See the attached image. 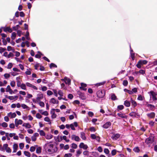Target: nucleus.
<instances>
[{"instance_id":"14","label":"nucleus","mask_w":157,"mask_h":157,"mask_svg":"<svg viewBox=\"0 0 157 157\" xmlns=\"http://www.w3.org/2000/svg\"><path fill=\"white\" fill-rule=\"evenodd\" d=\"M117 115L122 118H127V116L125 115V113H119L117 114Z\"/></svg>"},{"instance_id":"47","label":"nucleus","mask_w":157,"mask_h":157,"mask_svg":"<svg viewBox=\"0 0 157 157\" xmlns=\"http://www.w3.org/2000/svg\"><path fill=\"white\" fill-rule=\"evenodd\" d=\"M36 117L38 119H40L42 118V116L40 113H38L36 114Z\"/></svg>"},{"instance_id":"3","label":"nucleus","mask_w":157,"mask_h":157,"mask_svg":"<svg viewBox=\"0 0 157 157\" xmlns=\"http://www.w3.org/2000/svg\"><path fill=\"white\" fill-rule=\"evenodd\" d=\"M149 93L150 94V96H152L153 101H156L157 100L156 98V96L157 95V94L155 93L153 91H151Z\"/></svg>"},{"instance_id":"42","label":"nucleus","mask_w":157,"mask_h":157,"mask_svg":"<svg viewBox=\"0 0 157 157\" xmlns=\"http://www.w3.org/2000/svg\"><path fill=\"white\" fill-rule=\"evenodd\" d=\"M4 76L5 78L6 79H7L8 78H9L10 76V74H8V73L5 74L4 75Z\"/></svg>"},{"instance_id":"30","label":"nucleus","mask_w":157,"mask_h":157,"mask_svg":"<svg viewBox=\"0 0 157 157\" xmlns=\"http://www.w3.org/2000/svg\"><path fill=\"white\" fill-rule=\"evenodd\" d=\"M36 153L37 154H39L41 152V148L40 147H38L36 150Z\"/></svg>"},{"instance_id":"22","label":"nucleus","mask_w":157,"mask_h":157,"mask_svg":"<svg viewBox=\"0 0 157 157\" xmlns=\"http://www.w3.org/2000/svg\"><path fill=\"white\" fill-rule=\"evenodd\" d=\"M124 105L127 107H129L130 105V102L127 100H126L124 101Z\"/></svg>"},{"instance_id":"20","label":"nucleus","mask_w":157,"mask_h":157,"mask_svg":"<svg viewBox=\"0 0 157 157\" xmlns=\"http://www.w3.org/2000/svg\"><path fill=\"white\" fill-rule=\"evenodd\" d=\"M18 146L17 144H15L13 145V153L16 152L17 151Z\"/></svg>"},{"instance_id":"16","label":"nucleus","mask_w":157,"mask_h":157,"mask_svg":"<svg viewBox=\"0 0 157 157\" xmlns=\"http://www.w3.org/2000/svg\"><path fill=\"white\" fill-rule=\"evenodd\" d=\"M4 31L5 32H8L10 33H11L12 32V29L9 27H6L4 28Z\"/></svg>"},{"instance_id":"31","label":"nucleus","mask_w":157,"mask_h":157,"mask_svg":"<svg viewBox=\"0 0 157 157\" xmlns=\"http://www.w3.org/2000/svg\"><path fill=\"white\" fill-rule=\"evenodd\" d=\"M29 33L28 31H26V33L25 35V36L26 39L28 40H29L30 39V38L29 37Z\"/></svg>"},{"instance_id":"24","label":"nucleus","mask_w":157,"mask_h":157,"mask_svg":"<svg viewBox=\"0 0 157 157\" xmlns=\"http://www.w3.org/2000/svg\"><path fill=\"white\" fill-rule=\"evenodd\" d=\"M105 82V81H103L102 82L97 83L95 84V86H101L104 84Z\"/></svg>"},{"instance_id":"8","label":"nucleus","mask_w":157,"mask_h":157,"mask_svg":"<svg viewBox=\"0 0 157 157\" xmlns=\"http://www.w3.org/2000/svg\"><path fill=\"white\" fill-rule=\"evenodd\" d=\"M71 138L72 140H74L76 141H79L80 140L79 137L78 136H76L75 135H72Z\"/></svg>"},{"instance_id":"18","label":"nucleus","mask_w":157,"mask_h":157,"mask_svg":"<svg viewBox=\"0 0 157 157\" xmlns=\"http://www.w3.org/2000/svg\"><path fill=\"white\" fill-rule=\"evenodd\" d=\"M50 102L53 104H58L59 101H56L55 98H52L50 100Z\"/></svg>"},{"instance_id":"19","label":"nucleus","mask_w":157,"mask_h":157,"mask_svg":"<svg viewBox=\"0 0 157 157\" xmlns=\"http://www.w3.org/2000/svg\"><path fill=\"white\" fill-rule=\"evenodd\" d=\"M131 101L132 105L134 107H135L137 105V103L136 102L134 101L132 98H131Z\"/></svg>"},{"instance_id":"9","label":"nucleus","mask_w":157,"mask_h":157,"mask_svg":"<svg viewBox=\"0 0 157 157\" xmlns=\"http://www.w3.org/2000/svg\"><path fill=\"white\" fill-rule=\"evenodd\" d=\"M111 123L109 121H108L103 125L102 127L104 128L107 129L109 127L111 126Z\"/></svg>"},{"instance_id":"27","label":"nucleus","mask_w":157,"mask_h":157,"mask_svg":"<svg viewBox=\"0 0 157 157\" xmlns=\"http://www.w3.org/2000/svg\"><path fill=\"white\" fill-rule=\"evenodd\" d=\"M45 136L46 139L48 140L52 139L53 136L52 135L50 134L47 135Z\"/></svg>"},{"instance_id":"62","label":"nucleus","mask_w":157,"mask_h":157,"mask_svg":"<svg viewBox=\"0 0 157 157\" xmlns=\"http://www.w3.org/2000/svg\"><path fill=\"white\" fill-rule=\"evenodd\" d=\"M39 104L42 107H44L45 105L44 102L42 101H40L39 103Z\"/></svg>"},{"instance_id":"29","label":"nucleus","mask_w":157,"mask_h":157,"mask_svg":"<svg viewBox=\"0 0 157 157\" xmlns=\"http://www.w3.org/2000/svg\"><path fill=\"white\" fill-rule=\"evenodd\" d=\"M24 154L26 156L28 157H30L31 156V154L29 152L26 151H24Z\"/></svg>"},{"instance_id":"51","label":"nucleus","mask_w":157,"mask_h":157,"mask_svg":"<svg viewBox=\"0 0 157 157\" xmlns=\"http://www.w3.org/2000/svg\"><path fill=\"white\" fill-rule=\"evenodd\" d=\"M14 56V54L12 52H10L9 54L8 55L7 57L8 58H10L11 57H13Z\"/></svg>"},{"instance_id":"54","label":"nucleus","mask_w":157,"mask_h":157,"mask_svg":"<svg viewBox=\"0 0 157 157\" xmlns=\"http://www.w3.org/2000/svg\"><path fill=\"white\" fill-rule=\"evenodd\" d=\"M13 66V64L12 63H10L8 65L7 68L9 69H11Z\"/></svg>"},{"instance_id":"10","label":"nucleus","mask_w":157,"mask_h":157,"mask_svg":"<svg viewBox=\"0 0 157 157\" xmlns=\"http://www.w3.org/2000/svg\"><path fill=\"white\" fill-rule=\"evenodd\" d=\"M81 86L80 87V89L84 91H86L87 90L86 87L87 85L86 84L82 83L81 84Z\"/></svg>"},{"instance_id":"45","label":"nucleus","mask_w":157,"mask_h":157,"mask_svg":"<svg viewBox=\"0 0 157 157\" xmlns=\"http://www.w3.org/2000/svg\"><path fill=\"white\" fill-rule=\"evenodd\" d=\"M117 151L115 149H113L111 151V154L113 156L115 155L116 154Z\"/></svg>"},{"instance_id":"36","label":"nucleus","mask_w":157,"mask_h":157,"mask_svg":"<svg viewBox=\"0 0 157 157\" xmlns=\"http://www.w3.org/2000/svg\"><path fill=\"white\" fill-rule=\"evenodd\" d=\"M71 147L73 149H76L77 147V145L76 144L73 143L71 144Z\"/></svg>"},{"instance_id":"32","label":"nucleus","mask_w":157,"mask_h":157,"mask_svg":"<svg viewBox=\"0 0 157 157\" xmlns=\"http://www.w3.org/2000/svg\"><path fill=\"white\" fill-rule=\"evenodd\" d=\"M39 134L41 136H45V134L44 131L43 130H40V131Z\"/></svg>"},{"instance_id":"13","label":"nucleus","mask_w":157,"mask_h":157,"mask_svg":"<svg viewBox=\"0 0 157 157\" xmlns=\"http://www.w3.org/2000/svg\"><path fill=\"white\" fill-rule=\"evenodd\" d=\"M43 98V95L42 94L39 93L37 94L36 99L37 101H40L41 99Z\"/></svg>"},{"instance_id":"60","label":"nucleus","mask_w":157,"mask_h":157,"mask_svg":"<svg viewBox=\"0 0 157 157\" xmlns=\"http://www.w3.org/2000/svg\"><path fill=\"white\" fill-rule=\"evenodd\" d=\"M10 85L12 87H14L15 85V82L14 81H12L10 82Z\"/></svg>"},{"instance_id":"52","label":"nucleus","mask_w":157,"mask_h":157,"mask_svg":"<svg viewBox=\"0 0 157 157\" xmlns=\"http://www.w3.org/2000/svg\"><path fill=\"white\" fill-rule=\"evenodd\" d=\"M27 71L25 72V74L27 75H30L31 74V72L28 70V69H27Z\"/></svg>"},{"instance_id":"57","label":"nucleus","mask_w":157,"mask_h":157,"mask_svg":"<svg viewBox=\"0 0 157 157\" xmlns=\"http://www.w3.org/2000/svg\"><path fill=\"white\" fill-rule=\"evenodd\" d=\"M47 94L49 96H50L53 94V93L51 91L48 90V91H47Z\"/></svg>"},{"instance_id":"48","label":"nucleus","mask_w":157,"mask_h":157,"mask_svg":"<svg viewBox=\"0 0 157 157\" xmlns=\"http://www.w3.org/2000/svg\"><path fill=\"white\" fill-rule=\"evenodd\" d=\"M36 148L34 146H32L30 147V151L32 152L34 151L35 150Z\"/></svg>"},{"instance_id":"55","label":"nucleus","mask_w":157,"mask_h":157,"mask_svg":"<svg viewBox=\"0 0 157 157\" xmlns=\"http://www.w3.org/2000/svg\"><path fill=\"white\" fill-rule=\"evenodd\" d=\"M21 106L24 109H27L28 108V107L26 105L24 104H22L21 105Z\"/></svg>"},{"instance_id":"21","label":"nucleus","mask_w":157,"mask_h":157,"mask_svg":"<svg viewBox=\"0 0 157 157\" xmlns=\"http://www.w3.org/2000/svg\"><path fill=\"white\" fill-rule=\"evenodd\" d=\"M81 137L83 140H86V137L85 135V133L83 132H80Z\"/></svg>"},{"instance_id":"61","label":"nucleus","mask_w":157,"mask_h":157,"mask_svg":"<svg viewBox=\"0 0 157 157\" xmlns=\"http://www.w3.org/2000/svg\"><path fill=\"white\" fill-rule=\"evenodd\" d=\"M9 127L11 128H15V125L13 123H11L10 124Z\"/></svg>"},{"instance_id":"35","label":"nucleus","mask_w":157,"mask_h":157,"mask_svg":"<svg viewBox=\"0 0 157 157\" xmlns=\"http://www.w3.org/2000/svg\"><path fill=\"white\" fill-rule=\"evenodd\" d=\"M133 150L135 152H138L140 151V149L139 147H136L134 148Z\"/></svg>"},{"instance_id":"53","label":"nucleus","mask_w":157,"mask_h":157,"mask_svg":"<svg viewBox=\"0 0 157 157\" xmlns=\"http://www.w3.org/2000/svg\"><path fill=\"white\" fill-rule=\"evenodd\" d=\"M76 152H77V154L76 155V156L78 157L79 156V155H80V154H81V153H82V151L80 150H78Z\"/></svg>"},{"instance_id":"17","label":"nucleus","mask_w":157,"mask_h":157,"mask_svg":"<svg viewBox=\"0 0 157 157\" xmlns=\"http://www.w3.org/2000/svg\"><path fill=\"white\" fill-rule=\"evenodd\" d=\"M8 115L9 117H10L11 116V118H13L15 117L16 116V114L15 113H12V112H10L8 114Z\"/></svg>"},{"instance_id":"11","label":"nucleus","mask_w":157,"mask_h":157,"mask_svg":"<svg viewBox=\"0 0 157 157\" xmlns=\"http://www.w3.org/2000/svg\"><path fill=\"white\" fill-rule=\"evenodd\" d=\"M120 136L119 134H114L112 136V138L114 140H117L119 137Z\"/></svg>"},{"instance_id":"44","label":"nucleus","mask_w":157,"mask_h":157,"mask_svg":"<svg viewBox=\"0 0 157 157\" xmlns=\"http://www.w3.org/2000/svg\"><path fill=\"white\" fill-rule=\"evenodd\" d=\"M6 50L5 48H3L1 47H0V53H2L5 51Z\"/></svg>"},{"instance_id":"38","label":"nucleus","mask_w":157,"mask_h":157,"mask_svg":"<svg viewBox=\"0 0 157 157\" xmlns=\"http://www.w3.org/2000/svg\"><path fill=\"white\" fill-rule=\"evenodd\" d=\"M1 125L3 127L6 128L8 126V124L4 122Z\"/></svg>"},{"instance_id":"15","label":"nucleus","mask_w":157,"mask_h":157,"mask_svg":"<svg viewBox=\"0 0 157 157\" xmlns=\"http://www.w3.org/2000/svg\"><path fill=\"white\" fill-rule=\"evenodd\" d=\"M155 115V113L152 112L149 113H147V116L148 117L151 118H154Z\"/></svg>"},{"instance_id":"56","label":"nucleus","mask_w":157,"mask_h":157,"mask_svg":"<svg viewBox=\"0 0 157 157\" xmlns=\"http://www.w3.org/2000/svg\"><path fill=\"white\" fill-rule=\"evenodd\" d=\"M73 98V96L72 94H70L68 95V98L70 99H72Z\"/></svg>"},{"instance_id":"12","label":"nucleus","mask_w":157,"mask_h":157,"mask_svg":"<svg viewBox=\"0 0 157 157\" xmlns=\"http://www.w3.org/2000/svg\"><path fill=\"white\" fill-rule=\"evenodd\" d=\"M54 110V109H52L51 111V113L52 114L51 117L52 119L55 118L56 117V115L55 114Z\"/></svg>"},{"instance_id":"63","label":"nucleus","mask_w":157,"mask_h":157,"mask_svg":"<svg viewBox=\"0 0 157 157\" xmlns=\"http://www.w3.org/2000/svg\"><path fill=\"white\" fill-rule=\"evenodd\" d=\"M44 120L45 121L49 122L50 121V119L48 117H46L44 118Z\"/></svg>"},{"instance_id":"43","label":"nucleus","mask_w":157,"mask_h":157,"mask_svg":"<svg viewBox=\"0 0 157 157\" xmlns=\"http://www.w3.org/2000/svg\"><path fill=\"white\" fill-rule=\"evenodd\" d=\"M123 85L124 86H126L128 84V82L126 80H124L123 81Z\"/></svg>"},{"instance_id":"64","label":"nucleus","mask_w":157,"mask_h":157,"mask_svg":"<svg viewBox=\"0 0 157 157\" xmlns=\"http://www.w3.org/2000/svg\"><path fill=\"white\" fill-rule=\"evenodd\" d=\"M88 114L89 115V116L91 117H92L94 115V113L92 112L91 111H89L88 112Z\"/></svg>"},{"instance_id":"25","label":"nucleus","mask_w":157,"mask_h":157,"mask_svg":"<svg viewBox=\"0 0 157 157\" xmlns=\"http://www.w3.org/2000/svg\"><path fill=\"white\" fill-rule=\"evenodd\" d=\"M117 111H119V110H121L124 108V106L123 105H118L117 107Z\"/></svg>"},{"instance_id":"39","label":"nucleus","mask_w":157,"mask_h":157,"mask_svg":"<svg viewBox=\"0 0 157 157\" xmlns=\"http://www.w3.org/2000/svg\"><path fill=\"white\" fill-rule=\"evenodd\" d=\"M3 151H4L6 149V148L8 147V144H3Z\"/></svg>"},{"instance_id":"33","label":"nucleus","mask_w":157,"mask_h":157,"mask_svg":"<svg viewBox=\"0 0 157 157\" xmlns=\"http://www.w3.org/2000/svg\"><path fill=\"white\" fill-rule=\"evenodd\" d=\"M147 107H150L151 110H153V109L155 108V106L151 104H147Z\"/></svg>"},{"instance_id":"6","label":"nucleus","mask_w":157,"mask_h":157,"mask_svg":"<svg viewBox=\"0 0 157 157\" xmlns=\"http://www.w3.org/2000/svg\"><path fill=\"white\" fill-rule=\"evenodd\" d=\"M79 147L84 150H86L88 148V146L86 144H85L84 143L82 142L80 143Z\"/></svg>"},{"instance_id":"49","label":"nucleus","mask_w":157,"mask_h":157,"mask_svg":"<svg viewBox=\"0 0 157 157\" xmlns=\"http://www.w3.org/2000/svg\"><path fill=\"white\" fill-rule=\"evenodd\" d=\"M19 146L21 149H22L24 147V144L23 143H20L19 144Z\"/></svg>"},{"instance_id":"28","label":"nucleus","mask_w":157,"mask_h":157,"mask_svg":"<svg viewBox=\"0 0 157 157\" xmlns=\"http://www.w3.org/2000/svg\"><path fill=\"white\" fill-rule=\"evenodd\" d=\"M140 63L142 65V64H146L147 63V61L146 60H140L139 61V63Z\"/></svg>"},{"instance_id":"46","label":"nucleus","mask_w":157,"mask_h":157,"mask_svg":"<svg viewBox=\"0 0 157 157\" xmlns=\"http://www.w3.org/2000/svg\"><path fill=\"white\" fill-rule=\"evenodd\" d=\"M132 91L133 94L136 93L137 92V88H134L132 89Z\"/></svg>"},{"instance_id":"37","label":"nucleus","mask_w":157,"mask_h":157,"mask_svg":"<svg viewBox=\"0 0 157 157\" xmlns=\"http://www.w3.org/2000/svg\"><path fill=\"white\" fill-rule=\"evenodd\" d=\"M21 88L23 90H25L26 89V86L24 83H22L21 84Z\"/></svg>"},{"instance_id":"40","label":"nucleus","mask_w":157,"mask_h":157,"mask_svg":"<svg viewBox=\"0 0 157 157\" xmlns=\"http://www.w3.org/2000/svg\"><path fill=\"white\" fill-rule=\"evenodd\" d=\"M143 97L141 95H138L137 99L140 101H142L143 100Z\"/></svg>"},{"instance_id":"23","label":"nucleus","mask_w":157,"mask_h":157,"mask_svg":"<svg viewBox=\"0 0 157 157\" xmlns=\"http://www.w3.org/2000/svg\"><path fill=\"white\" fill-rule=\"evenodd\" d=\"M111 99L112 100L114 101L117 99V97L114 94H112L111 95Z\"/></svg>"},{"instance_id":"58","label":"nucleus","mask_w":157,"mask_h":157,"mask_svg":"<svg viewBox=\"0 0 157 157\" xmlns=\"http://www.w3.org/2000/svg\"><path fill=\"white\" fill-rule=\"evenodd\" d=\"M109 150L107 148H105L104 149V152L106 154H109Z\"/></svg>"},{"instance_id":"50","label":"nucleus","mask_w":157,"mask_h":157,"mask_svg":"<svg viewBox=\"0 0 157 157\" xmlns=\"http://www.w3.org/2000/svg\"><path fill=\"white\" fill-rule=\"evenodd\" d=\"M25 138V140H26V142L27 143H30V141H31L30 139V138H29L27 136H26Z\"/></svg>"},{"instance_id":"1","label":"nucleus","mask_w":157,"mask_h":157,"mask_svg":"<svg viewBox=\"0 0 157 157\" xmlns=\"http://www.w3.org/2000/svg\"><path fill=\"white\" fill-rule=\"evenodd\" d=\"M54 145L53 144H49L47 147L48 151L50 154H52L55 153H56L57 151V148L56 147H55L53 148Z\"/></svg>"},{"instance_id":"2","label":"nucleus","mask_w":157,"mask_h":157,"mask_svg":"<svg viewBox=\"0 0 157 157\" xmlns=\"http://www.w3.org/2000/svg\"><path fill=\"white\" fill-rule=\"evenodd\" d=\"M105 91L104 90H99L97 92V97L99 98H102L105 95Z\"/></svg>"},{"instance_id":"41","label":"nucleus","mask_w":157,"mask_h":157,"mask_svg":"<svg viewBox=\"0 0 157 157\" xmlns=\"http://www.w3.org/2000/svg\"><path fill=\"white\" fill-rule=\"evenodd\" d=\"M7 50L9 51H12L13 52H14V50H13L12 47L10 46H8L7 47Z\"/></svg>"},{"instance_id":"26","label":"nucleus","mask_w":157,"mask_h":157,"mask_svg":"<svg viewBox=\"0 0 157 157\" xmlns=\"http://www.w3.org/2000/svg\"><path fill=\"white\" fill-rule=\"evenodd\" d=\"M16 33L13 32H12L11 35V39L13 40H14L15 39L16 36Z\"/></svg>"},{"instance_id":"34","label":"nucleus","mask_w":157,"mask_h":157,"mask_svg":"<svg viewBox=\"0 0 157 157\" xmlns=\"http://www.w3.org/2000/svg\"><path fill=\"white\" fill-rule=\"evenodd\" d=\"M49 67L50 68H52L53 67L56 68L57 67V65L53 63H52L50 64Z\"/></svg>"},{"instance_id":"59","label":"nucleus","mask_w":157,"mask_h":157,"mask_svg":"<svg viewBox=\"0 0 157 157\" xmlns=\"http://www.w3.org/2000/svg\"><path fill=\"white\" fill-rule=\"evenodd\" d=\"M40 64L39 63H37L35 64L34 66L35 69L36 70H37L38 69V68L40 66Z\"/></svg>"},{"instance_id":"5","label":"nucleus","mask_w":157,"mask_h":157,"mask_svg":"<svg viewBox=\"0 0 157 157\" xmlns=\"http://www.w3.org/2000/svg\"><path fill=\"white\" fill-rule=\"evenodd\" d=\"M129 115L132 117H136L137 116L138 117H140V115L135 112H131L129 114Z\"/></svg>"},{"instance_id":"4","label":"nucleus","mask_w":157,"mask_h":157,"mask_svg":"<svg viewBox=\"0 0 157 157\" xmlns=\"http://www.w3.org/2000/svg\"><path fill=\"white\" fill-rule=\"evenodd\" d=\"M153 141L152 138L150 137L146 139L145 140V143L148 145H150Z\"/></svg>"},{"instance_id":"7","label":"nucleus","mask_w":157,"mask_h":157,"mask_svg":"<svg viewBox=\"0 0 157 157\" xmlns=\"http://www.w3.org/2000/svg\"><path fill=\"white\" fill-rule=\"evenodd\" d=\"M63 80L64 81V82L66 84L69 85L71 84V79L67 77H65L64 79H63Z\"/></svg>"}]
</instances>
